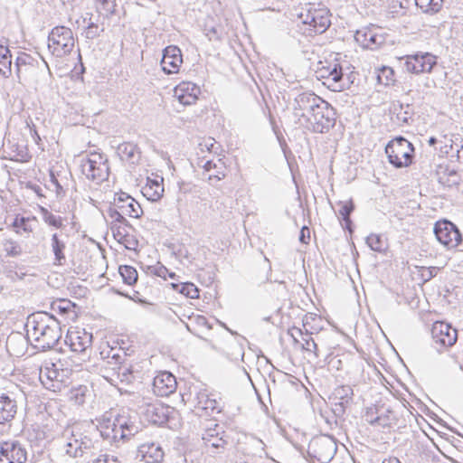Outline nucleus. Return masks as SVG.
<instances>
[{"label": "nucleus", "instance_id": "obj_1", "mask_svg": "<svg viewBox=\"0 0 463 463\" xmlns=\"http://www.w3.org/2000/svg\"><path fill=\"white\" fill-rule=\"evenodd\" d=\"M27 340L42 351L53 348L61 337L60 322L47 312H36L25 323Z\"/></svg>", "mask_w": 463, "mask_h": 463}, {"label": "nucleus", "instance_id": "obj_2", "mask_svg": "<svg viewBox=\"0 0 463 463\" xmlns=\"http://www.w3.org/2000/svg\"><path fill=\"white\" fill-rule=\"evenodd\" d=\"M81 422H69L61 432V439L64 441L65 453L71 458L82 457L84 453L93 447V442Z\"/></svg>", "mask_w": 463, "mask_h": 463}, {"label": "nucleus", "instance_id": "obj_3", "mask_svg": "<svg viewBox=\"0 0 463 463\" xmlns=\"http://www.w3.org/2000/svg\"><path fill=\"white\" fill-rule=\"evenodd\" d=\"M298 16L303 24L308 26V35L323 33L331 24L328 9L320 4H305Z\"/></svg>", "mask_w": 463, "mask_h": 463}, {"label": "nucleus", "instance_id": "obj_4", "mask_svg": "<svg viewBox=\"0 0 463 463\" xmlns=\"http://www.w3.org/2000/svg\"><path fill=\"white\" fill-rule=\"evenodd\" d=\"M319 65L316 71L317 78L322 80L327 89L332 91H342L350 87V76L344 73L341 64L336 61H320Z\"/></svg>", "mask_w": 463, "mask_h": 463}, {"label": "nucleus", "instance_id": "obj_5", "mask_svg": "<svg viewBox=\"0 0 463 463\" xmlns=\"http://www.w3.org/2000/svg\"><path fill=\"white\" fill-rule=\"evenodd\" d=\"M202 440L206 453L210 455L224 453L230 444V437L223 426L212 420L203 423Z\"/></svg>", "mask_w": 463, "mask_h": 463}, {"label": "nucleus", "instance_id": "obj_6", "mask_svg": "<svg viewBox=\"0 0 463 463\" xmlns=\"http://www.w3.org/2000/svg\"><path fill=\"white\" fill-rule=\"evenodd\" d=\"M325 99L316 95L314 92H302L296 96L292 103V111L295 118L300 126L306 128L307 125Z\"/></svg>", "mask_w": 463, "mask_h": 463}, {"label": "nucleus", "instance_id": "obj_7", "mask_svg": "<svg viewBox=\"0 0 463 463\" xmlns=\"http://www.w3.org/2000/svg\"><path fill=\"white\" fill-rule=\"evenodd\" d=\"M385 153L391 165L402 168L412 163L414 147L405 137L399 136L388 142Z\"/></svg>", "mask_w": 463, "mask_h": 463}, {"label": "nucleus", "instance_id": "obj_8", "mask_svg": "<svg viewBox=\"0 0 463 463\" xmlns=\"http://www.w3.org/2000/svg\"><path fill=\"white\" fill-rule=\"evenodd\" d=\"M75 39L71 28L58 25L48 35V49L56 57H64L71 52Z\"/></svg>", "mask_w": 463, "mask_h": 463}, {"label": "nucleus", "instance_id": "obj_9", "mask_svg": "<svg viewBox=\"0 0 463 463\" xmlns=\"http://www.w3.org/2000/svg\"><path fill=\"white\" fill-rule=\"evenodd\" d=\"M80 166L82 175L89 180L99 183L109 176L108 159L103 154L93 152L82 156Z\"/></svg>", "mask_w": 463, "mask_h": 463}, {"label": "nucleus", "instance_id": "obj_10", "mask_svg": "<svg viewBox=\"0 0 463 463\" xmlns=\"http://www.w3.org/2000/svg\"><path fill=\"white\" fill-rule=\"evenodd\" d=\"M336 122L335 109L327 101L324 100L322 105L317 108L309 123L306 125V129L313 133H327L333 128Z\"/></svg>", "mask_w": 463, "mask_h": 463}, {"label": "nucleus", "instance_id": "obj_11", "mask_svg": "<svg viewBox=\"0 0 463 463\" xmlns=\"http://www.w3.org/2000/svg\"><path fill=\"white\" fill-rule=\"evenodd\" d=\"M406 71L420 74L430 73L437 64V57L430 52H418L401 59Z\"/></svg>", "mask_w": 463, "mask_h": 463}, {"label": "nucleus", "instance_id": "obj_12", "mask_svg": "<svg viewBox=\"0 0 463 463\" xmlns=\"http://www.w3.org/2000/svg\"><path fill=\"white\" fill-rule=\"evenodd\" d=\"M433 232L438 241L448 249L456 248L462 241L458 228L449 221L437 222Z\"/></svg>", "mask_w": 463, "mask_h": 463}, {"label": "nucleus", "instance_id": "obj_13", "mask_svg": "<svg viewBox=\"0 0 463 463\" xmlns=\"http://www.w3.org/2000/svg\"><path fill=\"white\" fill-rule=\"evenodd\" d=\"M431 335L435 348L439 353H442L445 348L455 345L458 331L448 323L437 321L432 326Z\"/></svg>", "mask_w": 463, "mask_h": 463}, {"label": "nucleus", "instance_id": "obj_14", "mask_svg": "<svg viewBox=\"0 0 463 463\" xmlns=\"http://www.w3.org/2000/svg\"><path fill=\"white\" fill-rule=\"evenodd\" d=\"M27 451L18 440L0 443V463H25Z\"/></svg>", "mask_w": 463, "mask_h": 463}, {"label": "nucleus", "instance_id": "obj_15", "mask_svg": "<svg viewBox=\"0 0 463 463\" xmlns=\"http://www.w3.org/2000/svg\"><path fill=\"white\" fill-rule=\"evenodd\" d=\"M354 38L364 49H377L385 43V36L381 33V29L374 25L357 30Z\"/></svg>", "mask_w": 463, "mask_h": 463}, {"label": "nucleus", "instance_id": "obj_16", "mask_svg": "<svg viewBox=\"0 0 463 463\" xmlns=\"http://www.w3.org/2000/svg\"><path fill=\"white\" fill-rule=\"evenodd\" d=\"M98 422L97 428L103 439L108 440L110 444L126 441L125 439H119L121 429L118 427L116 417L112 412L103 414Z\"/></svg>", "mask_w": 463, "mask_h": 463}, {"label": "nucleus", "instance_id": "obj_17", "mask_svg": "<svg viewBox=\"0 0 463 463\" xmlns=\"http://www.w3.org/2000/svg\"><path fill=\"white\" fill-rule=\"evenodd\" d=\"M194 409L200 415H211L222 411L221 402L213 394H209L206 390H200L195 392L193 399Z\"/></svg>", "mask_w": 463, "mask_h": 463}, {"label": "nucleus", "instance_id": "obj_18", "mask_svg": "<svg viewBox=\"0 0 463 463\" xmlns=\"http://www.w3.org/2000/svg\"><path fill=\"white\" fill-rule=\"evenodd\" d=\"M65 343L72 352L84 353L91 346L92 334L83 328H71L65 336Z\"/></svg>", "mask_w": 463, "mask_h": 463}, {"label": "nucleus", "instance_id": "obj_19", "mask_svg": "<svg viewBox=\"0 0 463 463\" xmlns=\"http://www.w3.org/2000/svg\"><path fill=\"white\" fill-rule=\"evenodd\" d=\"M354 391L350 385H340L334 389L330 400H333V411L340 416L345 412V409L353 402Z\"/></svg>", "mask_w": 463, "mask_h": 463}, {"label": "nucleus", "instance_id": "obj_20", "mask_svg": "<svg viewBox=\"0 0 463 463\" xmlns=\"http://www.w3.org/2000/svg\"><path fill=\"white\" fill-rule=\"evenodd\" d=\"M113 205L118 207L125 216L139 218L143 213V210L138 202L127 193L120 192L115 194Z\"/></svg>", "mask_w": 463, "mask_h": 463}, {"label": "nucleus", "instance_id": "obj_21", "mask_svg": "<svg viewBox=\"0 0 463 463\" xmlns=\"http://www.w3.org/2000/svg\"><path fill=\"white\" fill-rule=\"evenodd\" d=\"M118 427L121 429L119 439L129 440L131 437L139 432V422L136 415H131L128 411H122L121 413L115 415Z\"/></svg>", "mask_w": 463, "mask_h": 463}, {"label": "nucleus", "instance_id": "obj_22", "mask_svg": "<svg viewBox=\"0 0 463 463\" xmlns=\"http://www.w3.org/2000/svg\"><path fill=\"white\" fill-rule=\"evenodd\" d=\"M182 63V52L177 46L169 45L164 49L161 66L165 73L173 74L178 72Z\"/></svg>", "mask_w": 463, "mask_h": 463}, {"label": "nucleus", "instance_id": "obj_23", "mask_svg": "<svg viewBox=\"0 0 463 463\" xmlns=\"http://www.w3.org/2000/svg\"><path fill=\"white\" fill-rule=\"evenodd\" d=\"M62 365L61 361L57 363L44 362L40 367L39 379L42 384L48 390L56 392L61 389V383L57 380V366Z\"/></svg>", "mask_w": 463, "mask_h": 463}, {"label": "nucleus", "instance_id": "obj_24", "mask_svg": "<svg viewBox=\"0 0 463 463\" xmlns=\"http://www.w3.org/2000/svg\"><path fill=\"white\" fill-rule=\"evenodd\" d=\"M176 379L169 372L159 373L153 381V391L157 396L165 397L175 392Z\"/></svg>", "mask_w": 463, "mask_h": 463}, {"label": "nucleus", "instance_id": "obj_25", "mask_svg": "<svg viewBox=\"0 0 463 463\" xmlns=\"http://www.w3.org/2000/svg\"><path fill=\"white\" fill-rule=\"evenodd\" d=\"M200 94V88L190 81L179 83L174 90V95L183 105H192L195 103Z\"/></svg>", "mask_w": 463, "mask_h": 463}, {"label": "nucleus", "instance_id": "obj_26", "mask_svg": "<svg viewBox=\"0 0 463 463\" xmlns=\"http://www.w3.org/2000/svg\"><path fill=\"white\" fill-rule=\"evenodd\" d=\"M137 453L146 463H160L163 461L165 456V452L160 444L152 441L139 445Z\"/></svg>", "mask_w": 463, "mask_h": 463}, {"label": "nucleus", "instance_id": "obj_27", "mask_svg": "<svg viewBox=\"0 0 463 463\" xmlns=\"http://www.w3.org/2000/svg\"><path fill=\"white\" fill-rule=\"evenodd\" d=\"M17 402L12 394H0V424L12 421L17 413Z\"/></svg>", "mask_w": 463, "mask_h": 463}, {"label": "nucleus", "instance_id": "obj_28", "mask_svg": "<svg viewBox=\"0 0 463 463\" xmlns=\"http://www.w3.org/2000/svg\"><path fill=\"white\" fill-rule=\"evenodd\" d=\"M145 415L155 425H163L168 420L167 409L158 403L148 404L145 409Z\"/></svg>", "mask_w": 463, "mask_h": 463}, {"label": "nucleus", "instance_id": "obj_29", "mask_svg": "<svg viewBox=\"0 0 463 463\" xmlns=\"http://www.w3.org/2000/svg\"><path fill=\"white\" fill-rule=\"evenodd\" d=\"M117 153L121 160L127 161L130 164H136L140 159V151L137 145L130 142H124L119 144L117 148Z\"/></svg>", "mask_w": 463, "mask_h": 463}, {"label": "nucleus", "instance_id": "obj_30", "mask_svg": "<svg viewBox=\"0 0 463 463\" xmlns=\"http://www.w3.org/2000/svg\"><path fill=\"white\" fill-rule=\"evenodd\" d=\"M51 249L54 255V265L63 266L66 263V257L64 254L66 243L56 232L52 235Z\"/></svg>", "mask_w": 463, "mask_h": 463}, {"label": "nucleus", "instance_id": "obj_31", "mask_svg": "<svg viewBox=\"0 0 463 463\" xmlns=\"http://www.w3.org/2000/svg\"><path fill=\"white\" fill-rule=\"evenodd\" d=\"M38 65V61L27 53H21L17 56L15 61V67L17 74H32L35 71V67Z\"/></svg>", "mask_w": 463, "mask_h": 463}, {"label": "nucleus", "instance_id": "obj_32", "mask_svg": "<svg viewBox=\"0 0 463 463\" xmlns=\"http://www.w3.org/2000/svg\"><path fill=\"white\" fill-rule=\"evenodd\" d=\"M110 370L113 371L112 376H116L117 379L126 384H130L136 379V374L137 372L133 370V367L130 364L125 363L118 367H111Z\"/></svg>", "mask_w": 463, "mask_h": 463}, {"label": "nucleus", "instance_id": "obj_33", "mask_svg": "<svg viewBox=\"0 0 463 463\" xmlns=\"http://www.w3.org/2000/svg\"><path fill=\"white\" fill-rule=\"evenodd\" d=\"M164 193V186L157 180H147V184L142 190V194L152 202L158 201Z\"/></svg>", "mask_w": 463, "mask_h": 463}, {"label": "nucleus", "instance_id": "obj_34", "mask_svg": "<svg viewBox=\"0 0 463 463\" xmlns=\"http://www.w3.org/2000/svg\"><path fill=\"white\" fill-rule=\"evenodd\" d=\"M12 72V55L7 46L0 44V74L8 77Z\"/></svg>", "mask_w": 463, "mask_h": 463}, {"label": "nucleus", "instance_id": "obj_35", "mask_svg": "<svg viewBox=\"0 0 463 463\" xmlns=\"http://www.w3.org/2000/svg\"><path fill=\"white\" fill-rule=\"evenodd\" d=\"M444 0H415L417 7L427 14H438L443 6Z\"/></svg>", "mask_w": 463, "mask_h": 463}, {"label": "nucleus", "instance_id": "obj_36", "mask_svg": "<svg viewBox=\"0 0 463 463\" xmlns=\"http://www.w3.org/2000/svg\"><path fill=\"white\" fill-rule=\"evenodd\" d=\"M171 287L176 292H178L189 298H197L199 297V290L194 283H191V282L172 283Z\"/></svg>", "mask_w": 463, "mask_h": 463}, {"label": "nucleus", "instance_id": "obj_37", "mask_svg": "<svg viewBox=\"0 0 463 463\" xmlns=\"http://www.w3.org/2000/svg\"><path fill=\"white\" fill-rule=\"evenodd\" d=\"M132 228L131 224L127 221L126 222L111 223L110 230L114 238L119 242L124 243L128 241V229Z\"/></svg>", "mask_w": 463, "mask_h": 463}, {"label": "nucleus", "instance_id": "obj_38", "mask_svg": "<svg viewBox=\"0 0 463 463\" xmlns=\"http://www.w3.org/2000/svg\"><path fill=\"white\" fill-rule=\"evenodd\" d=\"M34 219H30L29 217H24V216L17 215L12 223V227H14L15 229V232L17 234L22 235L23 232L30 233L33 232V227L31 225V222Z\"/></svg>", "mask_w": 463, "mask_h": 463}, {"label": "nucleus", "instance_id": "obj_39", "mask_svg": "<svg viewBox=\"0 0 463 463\" xmlns=\"http://www.w3.org/2000/svg\"><path fill=\"white\" fill-rule=\"evenodd\" d=\"M2 246L4 251L8 257L17 258L23 253V249L20 243L13 239L3 240Z\"/></svg>", "mask_w": 463, "mask_h": 463}, {"label": "nucleus", "instance_id": "obj_40", "mask_svg": "<svg viewBox=\"0 0 463 463\" xmlns=\"http://www.w3.org/2000/svg\"><path fill=\"white\" fill-rule=\"evenodd\" d=\"M116 0H97L96 9L100 15L109 18L114 14L116 8Z\"/></svg>", "mask_w": 463, "mask_h": 463}, {"label": "nucleus", "instance_id": "obj_41", "mask_svg": "<svg viewBox=\"0 0 463 463\" xmlns=\"http://www.w3.org/2000/svg\"><path fill=\"white\" fill-rule=\"evenodd\" d=\"M393 113L396 114L397 118L402 123H409L411 118L413 111L409 104L398 103L393 105Z\"/></svg>", "mask_w": 463, "mask_h": 463}, {"label": "nucleus", "instance_id": "obj_42", "mask_svg": "<svg viewBox=\"0 0 463 463\" xmlns=\"http://www.w3.org/2000/svg\"><path fill=\"white\" fill-rule=\"evenodd\" d=\"M119 274L122 277L124 283L129 286L134 285L138 278L136 269L128 265L120 266Z\"/></svg>", "mask_w": 463, "mask_h": 463}, {"label": "nucleus", "instance_id": "obj_43", "mask_svg": "<svg viewBox=\"0 0 463 463\" xmlns=\"http://www.w3.org/2000/svg\"><path fill=\"white\" fill-rule=\"evenodd\" d=\"M393 421L394 417L392 416V411L381 407L379 415L375 420V426L382 428L391 427Z\"/></svg>", "mask_w": 463, "mask_h": 463}, {"label": "nucleus", "instance_id": "obj_44", "mask_svg": "<svg viewBox=\"0 0 463 463\" xmlns=\"http://www.w3.org/2000/svg\"><path fill=\"white\" fill-rule=\"evenodd\" d=\"M377 80L385 86L392 85L394 80V71L390 67H383L378 73Z\"/></svg>", "mask_w": 463, "mask_h": 463}, {"label": "nucleus", "instance_id": "obj_45", "mask_svg": "<svg viewBox=\"0 0 463 463\" xmlns=\"http://www.w3.org/2000/svg\"><path fill=\"white\" fill-rule=\"evenodd\" d=\"M366 244L374 251L382 252L384 250V241L379 234L372 233L367 236Z\"/></svg>", "mask_w": 463, "mask_h": 463}, {"label": "nucleus", "instance_id": "obj_46", "mask_svg": "<svg viewBox=\"0 0 463 463\" xmlns=\"http://www.w3.org/2000/svg\"><path fill=\"white\" fill-rule=\"evenodd\" d=\"M42 213L43 219L47 224L57 229L62 227L63 223L61 216L53 214L45 208H42Z\"/></svg>", "mask_w": 463, "mask_h": 463}, {"label": "nucleus", "instance_id": "obj_47", "mask_svg": "<svg viewBox=\"0 0 463 463\" xmlns=\"http://www.w3.org/2000/svg\"><path fill=\"white\" fill-rule=\"evenodd\" d=\"M249 444L252 448V454L254 456L262 458L263 455H266L265 444L260 439L255 436H250L249 438Z\"/></svg>", "mask_w": 463, "mask_h": 463}, {"label": "nucleus", "instance_id": "obj_48", "mask_svg": "<svg viewBox=\"0 0 463 463\" xmlns=\"http://www.w3.org/2000/svg\"><path fill=\"white\" fill-rule=\"evenodd\" d=\"M110 360L107 361V364L111 367H118L122 364L127 363L126 361V353H121L119 349H115L113 354L109 356Z\"/></svg>", "mask_w": 463, "mask_h": 463}, {"label": "nucleus", "instance_id": "obj_49", "mask_svg": "<svg viewBox=\"0 0 463 463\" xmlns=\"http://www.w3.org/2000/svg\"><path fill=\"white\" fill-rule=\"evenodd\" d=\"M337 205L340 207L338 209V214L342 217V219H348L350 218L351 213L354 210V204L352 200L347 202H338Z\"/></svg>", "mask_w": 463, "mask_h": 463}, {"label": "nucleus", "instance_id": "obj_50", "mask_svg": "<svg viewBox=\"0 0 463 463\" xmlns=\"http://www.w3.org/2000/svg\"><path fill=\"white\" fill-rule=\"evenodd\" d=\"M107 213L113 220L111 222V223H119V222L127 223L128 220L126 219L125 214H123L118 207L113 205V203L108 209Z\"/></svg>", "mask_w": 463, "mask_h": 463}, {"label": "nucleus", "instance_id": "obj_51", "mask_svg": "<svg viewBox=\"0 0 463 463\" xmlns=\"http://www.w3.org/2000/svg\"><path fill=\"white\" fill-rule=\"evenodd\" d=\"M301 348L307 352H313L316 354V356H318L317 354V345L307 332L305 334V337H303Z\"/></svg>", "mask_w": 463, "mask_h": 463}, {"label": "nucleus", "instance_id": "obj_52", "mask_svg": "<svg viewBox=\"0 0 463 463\" xmlns=\"http://www.w3.org/2000/svg\"><path fill=\"white\" fill-rule=\"evenodd\" d=\"M380 408L381 407L378 406H371L366 409L364 419L371 426H375V420L379 415Z\"/></svg>", "mask_w": 463, "mask_h": 463}, {"label": "nucleus", "instance_id": "obj_53", "mask_svg": "<svg viewBox=\"0 0 463 463\" xmlns=\"http://www.w3.org/2000/svg\"><path fill=\"white\" fill-rule=\"evenodd\" d=\"M215 172L213 175H209L208 181L213 183V181H221L226 176V168L223 164L218 165V168H214Z\"/></svg>", "mask_w": 463, "mask_h": 463}, {"label": "nucleus", "instance_id": "obj_54", "mask_svg": "<svg viewBox=\"0 0 463 463\" xmlns=\"http://www.w3.org/2000/svg\"><path fill=\"white\" fill-rule=\"evenodd\" d=\"M104 32L103 27L99 26H87L85 30V37L90 40H93L100 35V33Z\"/></svg>", "mask_w": 463, "mask_h": 463}, {"label": "nucleus", "instance_id": "obj_55", "mask_svg": "<svg viewBox=\"0 0 463 463\" xmlns=\"http://www.w3.org/2000/svg\"><path fill=\"white\" fill-rule=\"evenodd\" d=\"M71 373V370L68 368H62V365L57 366V380H59V383H61V387L63 383H65L66 380L69 377V374Z\"/></svg>", "mask_w": 463, "mask_h": 463}, {"label": "nucleus", "instance_id": "obj_56", "mask_svg": "<svg viewBox=\"0 0 463 463\" xmlns=\"http://www.w3.org/2000/svg\"><path fill=\"white\" fill-rule=\"evenodd\" d=\"M149 269L151 273L161 278H165L168 273V269L160 263L156 266L149 267Z\"/></svg>", "mask_w": 463, "mask_h": 463}, {"label": "nucleus", "instance_id": "obj_57", "mask_svg": "<svg viewBox=\"0 0 463 463\" xmlns=\"http://www.w3.org/2000/svg\"><path fill=\"white\" fill-rule=\"evenodd\" d=\"M92 463H120L117 458L103 454L99 456Z\"/></svg>", "mask_w": 463, "mask_h": 463}, {"label": "nucleus", "instance_id": "obj_58", "mask_svg": "<svg viewBox=\"0 0 463 463\" xmlns=\"http://www.w3.org/2000/svg\"><path fill=\"white\" fill-rule=\"evenodd\" d=\"M310 238V230L307 226H303L300 230L299 241L302 243H307Z\"/></svg>", "mask_w": 463, "mask_h": 463}, {"label": "nucleus", "instance_id": "obj_59", "mask_svg": "<svg viewBox=\"0 0 463 463\" xmlns=\"http://www.w3.org/2000/svg\"><path fill=\"white\" fill-rule=\"evenodd\" d=\"M438 268L437 267H430L426 269V273H423L425 281L431 279L437 275Z\"/></svg>", "mask_w": 463, "mask_h": 463}, {"label": "nucleus", "instance_id": "obj_60", "mask_svg": "<svg viewBox=\"0 0 463 463\" xmlns=\"http://www.w3.org/2000/svg\"><path fill=\"white\" fill-rule=\"evenodd\" d=\"M201 163H203V160L200 163H198V165L202 166L205 172H210L214 168H218V165L213 163L212 160L205 161L203 165H201Z\"/></svg>", "mask_w": 463, "mask_h": 463}, {"label": "nucleus", "instance_id": "obj_61", "mask_svg": "<svg viewBox=\"0 0 463 463\" xmlns=\"http://www.w3.org/2000/svg\"><path fill=\"white\" fill-rule=\"evenodd\" d=\"M27 126L29 127L30 128V134L31 136L33 137L35 143L39 144V142L41 141V137L39 136V134L37 133V130L35 128V126L33 124V126L31 127L29 125V123H27Z\"/></svg>", "mask_w": 463, "mask_h": 463}, {"label": "nucleus", "instance_id": "obj_62", "mask_svg": "<svg viewBox=\"0 0 463 463\" xmlns=\"http://www.w3.org/2000/svg\"><path fill=\"white\" fill-rule=\"evenodd\" d=\"M215 144L216 142L213 138H209L207 141H205L204 145L200 144V146H204L208 151L213 152L214 150Z\"/></svg>", "mask_w": 463, "mask_h": 463}, {"label": "nucleus", "instance_id": "obj_63", "mask_svg": "<svg viewBox=\"0 0 463 463\" xmlns=\"http://www.w3.org/2000/svg\"><path fill=\"white\" fill-rule=\"evenodd\" d=\"M449 177H451L452 179H449V184H447L448 186L458 184V175L455 171H451L449 173Z\"/></svg>", "mask_w": 463, "mask_h": 463}, {"label": "nucleus", "instance_id": "obj_64", "mask_svg": "<svg viewBox=\"0 0 463 463\" xmlns=\"http://www.w3.org/2000/svg\"><path fill=\"white\" fill-rule=\"evenodd\" d=\"M206 35L209 37L210 40L219 39V35H218L217 30L214 27L210 29L208 31V33H206Z\"/></svg>", "mask_w": 463, "mask_h": 463}]
</instances>
